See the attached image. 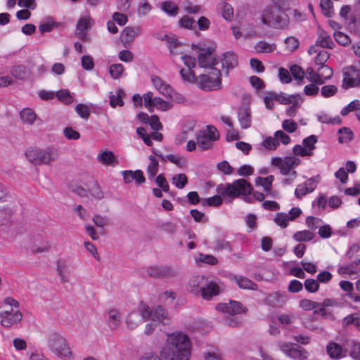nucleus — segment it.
Returning <instances> with one entry per match:
<instances>
[{
    "mask_svg": "<svg viewBox=\"0 0 360 360\" xmlns=\"http://www.w3.org/2000/svg\"><path fill=\"white\" fill-rule=\"evenodd\" d=\"M231 280L233 281L240 288L257 290V285L245 276L233 275L231 276Z\"/></svg>",
    "mask_w": 360,
    "mask_h": 360,
    "instance_id": "obj_21",
    "label": "nucleus"
},
{
    "mask_svg": "<svg viewBox=\"0 0 360 360\" xmlns=\"http://www.w3.org/2000/svg\"><path fill=\"white\" fill-rule=\"evenodd\" d=\"M318 73L319 79H321L324 84L326 80H328L332 77L333 70L328 65H322L319 67Z\"/></svg>",
    "mask_w": 360,
    "mask_h": 360,
    "instance_id": "obj_40",
    "label": "nucleus"
},
{
    "mask_svg": "<svg viewBox=\"0 0 360 360\" xmlns=\"http://www.w3.org/2000/svg\"><path fill=\"white\" fill-rule=\"evenodd\" d=\"M290 70L294 78L296 80L300 81L298 82V84H301V82L303 80L305 74L302 68L297 65H293L290 67Z\"/></svg>",
    "mask_w": 360,
    "mask_h": 360,
    "instance_id": "obj_48",
    "label": "nucleus"
},
{
    "mask_svg": "<svg viewBox=\"0 0 360 360\" xmlns=\"http://www.w3.org/2000/svg\"><path fill=\"white\" fill-rule=\"evenodd\" d=\"M147 274L155 278H168L177 276L178 269L171 266H151L147 269Z\"/></svg>",
    "mask_w": 360,
    "mask_h": 360,
    "instance_id": "obj_10",
    "label": "nucleus"
},
{
    "mask_svg": "<svg viewBox=\"0 0 360 360\" xmlns=\"http://www.w3.org/2000/svg\"><path fill=\"white\" fill-rule=\"evenodd\" d=\"M161 8L169 15L175 16L178 14L179 8L176 4L171 1H165L162 4Z\"/></svg>",
    "mask_w": 360,
    "mask_h": 360,
    "instance_id": "obj_42",
    "label": "nucleus"
},
{
    "mask_svg": "<svg viewBox=\"0 0 360 360\" xmlns=\"http://www.w3.org/2000/svg\"><path fill=\"white\" fill-rule=\"evenodd\" d=\"M302 102V97H299V98H297L295 100V102L290 103V104H292V105L289 106L286 109V115L289 117H294L295 116L297 113V109L300 107V103Z\"/></svg>",
    "mask_w": 360,
    "mask_h": 360,
    "instance_id": "obj_56",
    "label": "nucleus"
},
{
    "mask_svg": "<svg viewBox=\"0 0 360 360\" xmlns=\"http://www.w3.org/2000/svg\"><path fill=\"white\" fill-rule=\"evenodd\" d=\"M221 283L219 281H210L204 285L201 291V296L203 299L210 300L214 296L220 293Z\"/></svg>",
    "mask_w": 360,
    "mask_h": 360,
    "instance_id": "obj_15",
    "label": "nucleus"
},
{
    "mask_svg": "<svg viewBox=\"0 0 360 360\" xmlns=\"http://www.w3.org/2000/svg\"><path fill=\"white\" fill-rule=\"evenodd\" d=\"M252 188L250 184L244 179L234 181L232 184H221L217 186V191L220 195H216L211 198H204L201 202L202 205L219 206L222 203L221 197L233 199L240 195L250 194Z\"/></svg>",
    "mask_w": 360,
    "mask_h": 360,
    "instance_id": "obj_2",
    "label": "nucleus"
},
{
    "mask_svg": "<svg viewBox=\"0 0 360 360\" xmlns=\"http://www.w3.org/2000/svg\"><path fill=\"white\" fill-rule=\"evenodd\" d=\"M300 163V160L294 157H285L284 162L281 165L280 172L283 175H287L291 169Z\"/></svg>",
    "mask_w": 360,
    "mask_h": 360,
    "instance_id": "obj_23",
    "label": "nucleus"
},
{
    "mask_svg": "<svg viewBox=\"0 0 360 360\" xmlns=\"http://www.w3.org/2000/svg\"><path fill=\"white\" fill-rule=\"evenodd\" d=\"M144 105L150 112H153L154 108L162 111H167L172 108V104L168 101H164L160 97H154L151 91L143 94Z\"/></svg>",
    "mask_w": 360,
    "mask_h": 360,
    "instance_id": "obj_9",
    "label": "nucleus"
},
{
    "mask_svg": "<svg viewBox=\"0 0 360 360\" xmlns=\"http://www.w3.org/2000/svg\"><path fill=\"white\" fill-rule=\"evenodd\" d=\"M304 72L307 75V79L310 82L317 84L318 85L323 84V81L319 77L318 70L315 71L314 68L309 67Z\"/></svg>",
    "mask_w": 360,
    "mask_h": 360,
    "instance_id": "obj_41",
    "label": "nucleus"
},
{
    "mask_svg": "<svg viewBox=\"0 0 360 360\" xmlns=\"http://www.w3.org/2000/svg\"><path fill=\"white\" fill-rule=\"evenodd\" d=\"M319 302L308 299H302L299 302V306L306 311L314 309L319 307Z\"/></svg>",
    "mask_w": 360,
    "mask_h": 360,
    "instance_id": "obj_55",
    "label": "nucleus"
},
{
    "mask_svg": "<svg viewBox=\"0 0 360 360\" xmlns=\"http://www.w3.org/2000/svg\"><path fill=\"white\" fill-rule=\"evenodd\" d=\"M193 49H198L201 51V53L198 56V65L200 68H212L214 65L217 64V60L214 56L212 51L213 49L209 47L207 49L202 48L200 45H192Z\"/></svg>",
    "mask_w": 360,
    "mask_h": 360,
    "instance_id": "obj_11",
    "label": "nucleus"
},
{
    "mask_svg": "<svg viewBox=\"0 0 360 360\" xmlns=\"http://www.w3.org/2000/svg\"><path fill=\"white\" fill-rule=\"evenodd\" d=\"M22 318V313L18 310L10 308L0 311L1 325L6 328H11L12 326L18 323Z\"/></svg>",
    "mask_w": 360,
    "mask_h": 360,
    "instance_id": "obj_12",
    "label": "nucleus"
},
{
    "mask_svg": "<svg viewBox=\"0 0 360 360\" xmlns=\"http://www.w3.org/2000/svg\"><path fill=\"white\" fill-rule=\"evenodd\" d=\"M56 96L62 103L70 105L74 102V98L68 89H61L56 92Z\"/></svg>",
    "mask_w": 360,
    "mask_h": 360,
    "instance_id": "obj_37",
    "label": "nucleus"
},
{
    "mask_svg": "<svg viewBox=\"0 0 360 360\" xmlns=\"http://www.w3.org/2000/svg\"><path fill=\"white\" fill-rule=\"evenodd\" d=\"M75 110L77 113L83 119L87 120L90 116V109L85 104H77L75 106Z\"/></svg>",
    "mask_w": 360,
    "mask_h": 360,
    "instance_id": "obj_53",
    "label": "nucleus"
},
{
    "mask_svg": "<svg viewBox=\"0 0 360 360\" xmlns=\"http://www.w3.org/2000/svg\"><path fill=\"white\" fill-rule=\"evenodd\" d=\"M47 346L50 352L63 360H70L73 357L67 340L59 333L50 332L46 337Z\"/></svg>",
    "mask_w": 360,
    "mask_h": 360,
    "instance_id": "obj_3",
    "label": "nucleus"
},
{
    "mask_svg": "<svg viewBox=\"0 0 360 360\" xmlns=\"http://www.w3.org/2000/svg\"><path fill=\"white\" fill-rule=\"evenodd\" d=\"M150 163L147 167V173L153 179L158 172L159 163L154 156H149Z\"/></svg>",
    "mask_w": 360,
    "mask_h": 360,
    "instance_id": "obj_39",
    "label": "nucleus"
},
{
    "mask_svg": "<svg viewBox=\"0 0 360 360\" xmlns=\"http://www.w3.org/2000/svg\"><path fill=\"white\" fill-rule=\"evenodd\" d=\"M255 49L258 53H269L276 50V45L275 44H269L265 41H260L256 44Z\"/></svg>",
    "mask_w": 360,
    "mask_h": 360,
    "instance_id": "obj_32",
    "label": "nucleus"
},
{
    "mask_svg": "<svg viewBox=\"0 0 360 360\" xmlns=\"http://www.w3.org/2000/svg\"><path fill=\"white\" fill-rule=\"evenodd\" d=\"M338 88L335 85H326L321 88V94L323 97H330L336 94Z\"/></svg>",
    "mask_w": 360,
    "mask_h": 360,
    "instance_id": "obj_63",
    "label": "nucleus"
},
{
    "mask_svg": "<svg viewBox=\"0 0 360 360\" xmlns=\"http://www.w3.org/2000/svg\"><path fill=\"white\" fill-rule=\"evenodd\" d=\"M274 96L275 101L283 105H288L290 103L295 102V100L300 97L299 94L288 95L283 92H281L280 94L274 93Z\"/></svg>",
    "mask_w": 360,
    "mask_h": 360,
    "instance_id": "obj_29",
    "label": "nucleus"
},
{
    "mask_svg": "<svg viewBox=\"0 0 360 360\" xmlns=\"http://www.w3.org/2000/svg\"><path fill=\"white\" fill-rule=\"evenodd\" d=\"M140 34V26L126 27L121 33L122 41L124 44H130Z\"/></svg>",
    "mask_w": 360,
    "mask_h": 360,
    "instance_id": "obj_18",
    "label": "nucleus"
},
{
    "mask_svg": "<svg viewBox=\"0 0 360 360\" xmlns=\"http://www.w3.org/2000/svg\"><path fill=\"white\" fill-rule=\"evenodd\" d=\"M166 158L169 162L175 164L176 165H177L179 167H181V168L184 167L186 164V160L184 158L179 156V155H174L169 154L166 156Z\"/></svg>",
    "mask_w": 360,
    "mask_h": 360,
    "instance_id": "obj_61",
    "label": "nucleus"
},
{
    "mask_svg": "<svg viewBox=\"0 0 360 360\" xmlns=\"http://www.w3.org/2000/svg\"><path fill=\"white\" fill-rule=\"evenodd\" d=\"M216 309L232 316L243 314L246 311L245 308L236 301H230L229 303H219L216 306Z\"/></svg>",
    "mask_w": 360,
    "mask_h": 360,
    "instance_id": "obj_14",
    "label": "nucleus"
},
{
    "mask_svg": "<svg viewBox=\"0 0 360 360\" xmlns=\"http://www.w3.org/2000/svg\"><path fill=\"white\" fill-rule=\"evenodd\" d=\"M304 285L306 290L310 293H314L319 289V283L318 281L313 278L306 279Z\"/></svg>",
    "mask_w": 360,
    "mask_h": 360,
    "instance_id": "obj_49",
    "label": "nucleus"
},
{
    "mask_svg": "<svg viewBox=\"0 0 360 360\" xmlns=\"http://www.w3.org/2000/svg\"><path fill=\"white\" fill-rule=\"evenodd\" d=\"M285 44L286 45L287 49L290 51H294L297 49H298L300 46V41L298 39L294 37H288L285 40Z\"/></svg>",
    "mask_w": 360,
    "mask_h": 360,
    "instance_id": "obj_59",
    "label": "nucleus"
},
{
    "mask_svg": "<svg viewBox=\"0 0 360 360\" xmlns=\"http://www.w3.org/2000/svg\"><path fill=\"white\" fill-rule=\"evenodd\" d=\"M350 356L356 360H360V342H352Z\"/></svg>",
    "mask_w": 360,
    "mask_h": 360,
    "instance_id": "obj_64",
    "label": "nucleus"
},
{
    "mask_svg": "<svg viewBox=\"0 0 360 360\" xmlns=\"http://www.w3.org/2000/svg\"><path fill=\"white\" fill-rule=\"evenodd\" d=\"M314 237V234L308 230L297 231L292 236V238L297 242H308Z\"/></svg>",
    "mask_w": 360,
    "mask_h": 360,
    "instance_id": "obj_34",
    "label": "nucleus"
},
{
    "mask_svg": "<svg viewBox=\"0 0 360 360\" xmlns=\"http://www.w3.org/2000/svg\"><path fill=\"white\" fill-rule=\"evenodd\" d=\"M316 44L322 48L332 49L333 41L332 38L324 30L318 31V38L316 41Z\"/></svg>",
    "mask_w": 360,
    "mask_h": 360,
    "instance_id": "obj_24",
    "label": "nucleus"
},
{
    "mask_svg": "<svg viewBox=\"0 0 360 360\" xmlns=\"http://www.w3.org/2000/svg\"><path fill=\"white\" fill-rule=\"evenodd\" d=\"M326 351L332 359H338L342 356V349L340 345L335 342H329L326 347Z\"/></svg>",
    "mask_w": 360,
    "mask_h": 360,
    "instance_id": "obj_28",
    "label": "nucleus"
},
{
    "mask_svg": "<svg viewBox=\"0 0 360 360\" xmlns=\"http://www.w3.org/2000/svg\"><path fill=\"white\" fill-rule=\"evenodd\" d=\"M338 133L340 134L338 141L341 143H347L353 138V132L349 128L342 127L339 129Z\"/></svg>",
    "mask_w": 360,
    "mask_h": 360,
    "instance_id": "obj_43",
    "label": "nucleus"
},
{
    "mask_svg": "<svg viewBox=\"0 0 360 360\" xmlns=\"http://www.w3.org/2000/svg\"><path fill=\"white\" fill-rule=\"evenodd\" d=\"M179 25L181 27L186 28L188 30H193L195 28L196 22L194 19L188 15H184L179 21Z\"/></svg>",
    "mask_w": 360,
    "mask_h": 360,
    "instance_id": "obj_45",
    "label": "nucleus"
},
{
    "mask_svg": "<svg viewBox=\"0 0 360 360\" xmlns=\"http://www.w3.org/2000/svg\"><path fill=\"white\" fill-rule=\"evenodd\" d=\"M288 357L293 360H307L309 357V353L301 346H297L291 349Z\"/></svg>",
    "mask_w": 360,
    "mask_h": 360,
    "instance_id": "obj_26",
    "label": "nucleus"
},
{
    "mask_svg": "<svg viewBox=\"0 0 360 360\" xmlns=\"http://www.w3.org/2000/svg\"><path fill=\"white\" fill-rule=\"evenodd\" d=\"M288 215L285 213L278 212L274 217L275 223L281 228H285L288 225Z\"/></svg>",
    "mask_w": 360,
    "mask_h": 360,
    "instance_id": "obj_51",
    "label": "nucleus"
},
{
    "mask_svg": "<svg viewBox=\"0 0 360 360\" xmlns=\"http://www.w3.org/2000/svg\"><path fill=\"white\" fill-rule=\"evenodd\" d=\"M212 76L201 75L197 77L198 86L204 91H214L221 88V73L220 70L214 69Z\"/></svg>",
    "mask_w": 360,
    "mask_h": 360,
    "instance_id": "obj_6",
    "label": "nucleus"
},
{
    "mask_svg": "<svg viewBox=\"0 0 360 360\" xmlns=\"http://www.w3.org/2000/svg\"><path fill=\"white\" fill-rule=\"evenodd\" d=\"M222 68L225 70V75H229L230 70H233L238 65V56L233 51H227L222 54L221 58Z\"/></svg>",
    "mask_w": 360,
    "mask_h": 360,
    "instance_id": "obj_16",
    "label": "nucleus"
},
{
    "mask_svg": "<svg viewBox=\"0 0 360 360\" xmlns=\"http://www.w3.org/2000/svg\"><path fill=\"white\" fill-rule=\"evenodd\" d=\"M22 122L32 124L36 120V115L33 110L29 108L23 109L20 113Z\"/></svg>",
    "mask_w": 360,
    "mask_h": 360,
    "instance_id": "obj_38",
    "label": "nucleus"
},
{
    "mask_svg": "<svg viewBox=\"0 0 360 360\" xmlns=\"http://www.w3.org/2000/svg\"><path fill=\"white\" fill-rule=\"evenodd\" d=\"M274 176L272 175H269L266 177H261L258 176L255 179V184L257 185L262 186L264 188V190L265 192H266L268 194L272 195L271 192V186L272 182L274 181Z\"/></svg>",
    "mask_w": 360,
    "mask_h": 360,
    "instance_id": "obj_27",
    "label": "nucleus"
},
{
    "mask_svg": "<svg viewBox=\"0 0 360 360\" xmlns=\"http://www.w3.org/2000/svg\"><path fill=\"white\" fill-rule=\"evenodd\" d=\"M124 66L122 64H113L110 65L109 72L113 79H118L124 72Z\"/></svg>",
    "mask_w": 360,
    "mask_h": 360,
    "instance_id": "obj_52",
    "label": "nucleus"
},
{
    "mask_svg": "<svg viewBox=\"0 0 360 360\" xmlns=\"http://www.w3.org/2000/svg\"><path fill=\"white\" fill-rule=\"evenodd\" d=\"M108 323L111 330L118 328L120 324V315L117 310L112 309L108 311Z\"/></svg>",
    "mask_w": 360,
    "mask_h": 360,
    "instance_id": "obj_30",
    "label": "nucleus"
},
{
    "mask_svg": "<svg viewBox=\"0 0 360 360\" xmlns=\"http://www.w3.org/2000/svg\"><path fill=\"white\" fill-rule=\"evenodd\" d=\"M261 20L262 24L276 29H284L289 24L288 15L283 9L276 5L262 11Z\"/></svg>",
    "mask_w": 360,
    "mask_h": 360,
    "instance_id": "obj_4",
    "label": "nucleus"
},
{
    "mask_svg": "<svg viewBox=\"0 0 360 360\" xmlns=\"http://www.w3.org/2000/svg\"><path fill=\"white\" fill-rule=\"evenodd\" d=\"M238 120L242 129H248L252 124V114L250 107L242 105L238 110Z\"/></svg>",
    "mask_w": 360,
    "mask_h": 360,
    "instance_id": "obj_17",
    "label": "nucleus"
},
{
    "mask_svg": "<svg viewBox=\"0 0 360 360\" xmlns=\"http://www.w3.org/2000/svg\"><path fill=\"white\" fill-rule=\"evenodd\" d=\"M317 142V137L315 135H311L308 137L305 138L303 141L302 144L306 149H308V153H310V155L313 154V150L315 148V143Z\"/></svg>",
    "mask_w": 360,
    "mask_h": 360,
    "instance_id": "obj_46",
    "label": "nucleus"
},
{
    "mask_svg": "<svg viewBox=\"0 0 360 360\" xmlns=\"http://www.w3.org/2000/svg\"><path fill=\"white\" fill-rule=\"evenodd\" d=\"M169 319L168 312L160 305L154 308V321H158L166 324Z\"/></svg>",
    "mask_w": 360,
    "mask_h": 360,
    "instance_id": "obj_35",
    "label": "nucleus"
},
{
    "mask_svg": "<svg viewBox=\"0 0 360 360\" xmlns=\"http://www.w3.org/2000/svg\"><path fill=\"white\" fill-rule=\"evenodd\" d=\"M191 347V342L186 334L180 332L173 333L168 335L160 355L165 360H188Z\"/></svg>",
    "mask_w": 360,
    "mask_h": 360,
    "instance_id": "obj_1",
    "label": "nucleus"
},
{
    "mask_svg": "<svg viewBox=\"0 0 360 360\" xmlns=\"http://www.w3.org/2000/svg\"><path fill=\"white\" fill-rule=\"evenodd\" d=\"M219 138V133L217 128L208 125L207 130L200 131L197 136V142L202 150H208L212 148L214 141Z\"/></svg>",
    "mask_w": 360,
    "mask_h": 360,
    "instance_id": "obj_7",
    "label": "nucleus"
},
{
    "mask_svg": "<svg viewBox=\"0 0 360 360\" xmlns=\"http://www.w3.org/2000/svg\"><path fill=\"white\" fill-rule=\"evenodd\" d=\"M27 159L34 165H51L58 156V150L53 148L46 149L30 148L26 153Z\"/></svg>",
    "mask_w": 360,
    "mask_h": 360,
    "instance_id": "obj_5",
    "label": "nucleus"
},
{
    "mask_svg": "<svg viewBox=\"0 0 360 360\" xmlns=\"http://www.w3.org/2000/svg\"><path fill=\"white\" fill-rule=\"evenodd\" d=\"M357 110H360V101L354 100L352 102H350L347 106L342 109L340 114L342 116H346L350 112H353Z\"/></svg>",
    "mask_w": 360,
    "mask_h": 360,
    "instance_id": "obj_47",
    "label": "nucleus"
},
{
    "mask_svg": "<svg viewBox=\"0 0 360 360\" xmlns=\"http://www.w3.org/2000/svg\"><path fill=\"white\" fill-rule=\"evenodd\" d=\"M329 58L330 54L328 53V51L324 50L320 51L315 58V64L319 65V67L326 65L325 63L329 59Z\"/></svg>",
    "mask_w": 360,
    "mask_h": 360,
    "instance_id": "obj_57",
    "label": "nucleus"
},
{
    "mask_svg": "<svg viewBox=\"0 0 360 360\" xmlns=\"http://www.w3.org/2000/svg\"><path fill=\"white\" fill-rule=\"evenodd\" d=\"M151 80L155 88L158 91L160 94L165 97L171 96V93H172V88L170 86V85L167 84L158 76H153Z\"/></svg>",
    "mask_w": 360,
    "mask_h": 360,
    "instance_id": "obj_19",
    "label": "nucleus"
},
{
    "mask_svg": "<svg viewBox=\"0 0 360 360\" xmlns=\"http://www.w3.org/2000/svg\"><path fill=\"white\" fill-rule=\"evenodd\" d=\"M172 182L176 188L182 189L188 183V178L184 174L174 175L172 179Z\"/></svg>",
    "mask_w": 360,
    "mask_h": 360,
    "instance_id": "obj_44",
    "label": "nucleus"
},
{
    "mask_svg": "<svg viewBox=\"0 0 360 360\" xmlns=\"http://www.w3.org/2000/svg\"><path fill=\"white\" fill-rule=\"evenodd\" d=\"M97 160L99 162L105 165L115 167L118 165V160L114 153L110 150H105L97 156Z\"/></svg>",
    "mask_w": 360,
    "mask_h": 360,
    "instance_id": "obj_22",
    "label": "nucleus"
},
{
    "mask_svg": "<svg viewBox=\"0 0 360 360\" xmlns=\"http://www.w3.org/2000/svg\"><path fill=\"white\" fill-rule=\"evenodd\" d=\"M180 75L186 82L191 83L197 82V77H195L194 71L191 69H181L180 70Z\"/></svg>",
    "mask_w": 360,
    "mask_h": 360,
    "instance_id": "obj_50",
    "label": "nucleus"
},
{
    "mask_svg": "<svg viewBox=\"0 0 360 360\" xmlns=\"http://www.w3.org/2000/svg\"><path fill=\"white\" fill-rule=\"evenodd\" d=\"M282 127L285 131L293 133L297 130V124L292 120H285L282 123Z\"/></svg>",
    "mask_w": 360,
    "mask_h": 360,
    "instance_id": "obj_62",
    "label": "nucleus"
},
{
    "mask_svg": "<svg viewBox=\"0 0 360 360\" xmlns=\"http://www.w3.org/2000/svg\"><path fill=\"white\" fill-rule=\"evenodd\" d=\"M139 310L141 313V316L142 320L148 321L152 320L154 321V308L152 309L149 307L144 303H141L139 307Z\"/></svg>",
    "mask_w": 360,
    "mask_h": 360,
    "instance_id": "obj_36",
    "label": "nucleus"
},
{
    "mask_svg": "<svg viewBox=\"0 0 360 360\" xmlns=\"http://www.w3.org/2000/svg\"><path fill=\"white\" fill-rule=\"evenodd\" d=\"M286 297L285 295L276 292L269 294L264 299V302L273 307H281L285 302Z\"/></svg>",
    "mask_w": 360,
    "mask_h": 360,
    "instance_id": "obj_20",
    "label": "nucleus"
},
{
    "mask_svg": "<svg viewBox=\"0 0 360 360\" xmlns=\"http://www.w3.org/2000/svg\"><path fill=\"white\" fill-rule=\"evenodd\" d=\"M313 191V188L308 187L307 186H304L303 184H300L297 186L295 191V196L300 199L302 197L305 195L309 193H311Z\"/></svg>",
    "mask_w": 360,
    "mask_h": 360,
    "instance_id": "obj_58",
    "label": "nucleus"
},
{
    "mask_svg": "<svg viewBox=\"0 0 360 360\" xmlns=\"http://www.w3.org/2000/svg\"><path fill=\"white\" fill-rule=\"evenodd\" d=\"M124 95H125L124 91L121 89H118L117 90L116 95L112 94V93H110V105H111V107L115 108L117 105L123 106L124 101L122 100V97Z\"/></svg>",
    "mask_w": 360,
    "mask_h": 360,
    "instance_id": "obj_33",
    "label": "nucleus"
},
{
    "mask_svg": "<svg viewBox=\"0 0 360 360\" xmlns=\"http://www.w3.org/2000/svg\"><path fill=\"white\" fill-rule=\"evenodd\" d=\"M213 244V248L217 251H221L223 250H231L229 243L224 238H218L215 240Z\"/></svg>",
    "mask_w": 360,
    "mask_h": 360,
    "instance_id": "obj_54",
    "label": "nucleus"
},
{
    "mask_svg": "<svg viewBox=\"0 0 360 360\" xmlns=\"http://www.w3.org/2000/svg\"><path fill=\"white\" fill-rule=\"evenodd\" d=\"M360 86V62L343 70L342 87L349 89Z\"/></svg>",
    "mask_w": 360,
    "mask_h": 360,
    "instance_id": "obj_8",
    "label": "nucleus"
},
{
    "mask_svg": "<svg viewBox=\"0 0 360 360\" xmlns=\"http://www.w3.org/2000/svg\"><path fill=\"white\" fill-rule=\"evenodd\" d=\"M204 281V277L195 276L191 278L188 284V290L193 294L201 293L202 289L204 287L202 283Z\"/></svg>",
    "mask_w": 360,
    "mask_h": 360,
    "instance_id": "obj_25",
    "label": "nucleus"
},
{
    "mask_svg": "<svg viewBox=\"0 0 360 360\" xmlns=\"http://www.w3.org/2000/svg\"><path fill=\"white\" fill-rule=\"evenodd\" d=\"M94 21L91 17L81 18L77 23L75 34L82 41H88L89 39L86 32L94 25Z\"/></svg>",
    "mask_w": 360,
    "mask_h": 360,
    "instance_id": "obj_13",
    "label": "nucleus"
},
{
    "mask_svg": "<svg viewBox=\"0 0 360 360\" xmlns=\"http://www.w3.org/2000/svg\"><path fill=\"white\" fill-rule=\"evenodd\" d=\"M262 145L266 149L276 150L278 146H279V142L275 139V137L273 138L271 136H269L263 141Z\"/></svg>",
    "mask_w": 360,
    "mask_h": 360,
    "instance_id": "obj_60",
    "label": "nucleus"
},
{
    "mask_svg": "<svg viewBox=\"0 0 360 360\" xmlns=\"http://www.w3.org/2000/svg\"><path fill=\"white\" fill-rule=\"evenodd\" d=\"M142 321L137 312L130 313L126 319V325L129 330H134Z\"/></svg>",
    "mask_w": 360,
    "mask_h": 360,
    "instance_id": "obj_31",
    "label": "nucleus"
}]
</instances>
